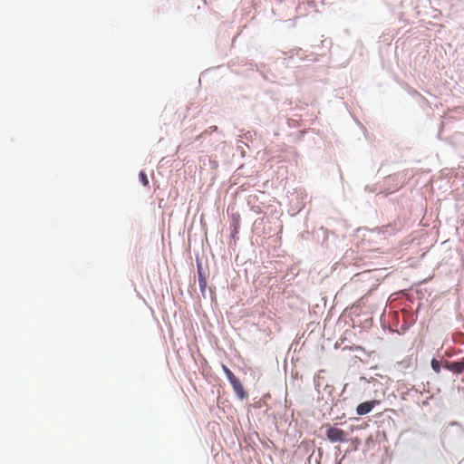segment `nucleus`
Here are the masks:
<instances>
[{
  "label": "nucleus",
  "instance_id": "obj_1",
  "mask_svg": "<svg viewBox=\"0 0 464 464\" xmlns=\"http://www.w3.org/2000/svg\"><path fill=\"white\" fill-rule=\"evenodd\" d=\"M326 436L331 442H344L347 440L345 431L336 426L326 425Z\"/></svg>",
  "mask_w": 464,
  "mask_h": 464
},
{
  "label": "nucleus",
  "instance_id": "obj_2",
  "mask_svg": "<svg viewBox=\"0 0 464 464\" xmlns=\"http://www.w3.org/2000/svg\"><path fill=\"white\" fill-rule=\"evenodd\" d=\"M379 403H380V401H378V400H372V401L362 402L357 406L356 413L361 416L365 415V414L369 413L373 409V407Z\"/></svg>",
  "mask_w": 464,
  "mask_h": 464
},
{
  "label": "nucleus",
  "instance_id": "obj_3",
  "mask_svg": "<svg viewBox=\"0 0 464 464\" xmlns=\"http://www.w3.org/2000/svg\"><path fill=\"white\" fill-rule=\"evenodd\" d=\"M231 386L233 387L234 392L237 393L239 399L243 400L246 398L247 393L244 389L243 384L237 377L229 381Z\"/></svg>",
  "mask_w": 464,
  "mask_h": 464
},
{
  "label": "nucleus",
  "instance_id": "obj_4",
  "mask_svg": "<svg viewBox=\"0 0 464 464\" xmlns=\"http://www.w3.org/2000/svg\"><path fill=\"white\" fill-rule=\"evenodd\" d=\"M443 367L454 373L460 374L464 372V362L445 361Z\"/></svg>",
  "mask_w": 464,
  "mask_h": 464
},
{
  "label": "nucleus",
  "instance_id": "obj_5",
  "mask_svg": "<svg viewBox=\"0 0 464 464\" xmlns=\"http://www.w3.org/2000/svg\"><path fill=\"white\" fill-rule=\"evenodd\" d=\"M240 228V216L238 213L231 215V237L233 238L238 234Z\"/></svg>",
  "mask_w": 464,
  "mask_h": 464
},
{
  "label": "nucleus",
  "instance_id": "obj_6",
  "mask_svg": "<svg viewBox=\"0 0 464 464\" xmlns=\"http://www.w3.org/2000/svg\"><path fill=\"white\" fill-rule=\"evenodd\" d=\"M431 368L432 370L436 372V373H440V368H441V363L440 361L436 360V359H432L431 360Z\"/></svg>",
  "mask_w": 464,
  "mask_h": 464
},
{
  "label": "nucleus",
  "instance_id": "obj_7",
  "mask_svg": "<svg viewBox=\"0 0 464 464\" xmlns=\"http://www.w3.org/2000/svg\"><path fill=\"white\" fill-rule=\"evenodd\" d=\"M222 369H223L224 372L226 373V376L228 379V381H230L236 377L234 375V373L230 371V369L227 366H226L225 364L222 365Z\"/></svg>",
  "mask_w": 464,
  "mask_h": 464
},
{
  "label": "nucleus",
  "instance_id": "obj_8",
  "mask_svg": "<svg viewBox=\"0 0 464 464\" xmlns=\"http://www.w3.org/2000/svg\"><path fill=\"white\" fill-rule=\"evenodd\" d=\"M139 178H140V182L144 186H148L149 185V179H148V177H147L145 172L140 171V174H139Z\"/></svg>",
  "mask_w": 464,
  "mask_h": 464
},
{
  "label": "nucleus",
  "instance_id": "obj_9",
  "mask_svg": "<svg viewBox=\"0 0 464 464\" xmlns=\"http://www.w3.org/2000/svg\"><path fill=\"white\" fill-rule=\"evenodd\" d=\"M206 280L204 278L199 279V286L203 290L206 286Z\"/></svg>",
  "mask_w": 464,
  "mask_h": 464
},
{
  "label": "nucleus",
  "instance_id": "obj_10",
  "mask_svg": "<svg viewBox=\"0 0 464 464\" xmlns=\"http://www.w3.org/2000/svg\"><path fill=\"white\" fill-rule=\"evenodd\" d=\"M211 129H212V130L216 131L218 130V127L217 126H213V127H211Z\"/></svg>",
  "mask_w": 464,
  "mask_h": 464
}]
</instances>
